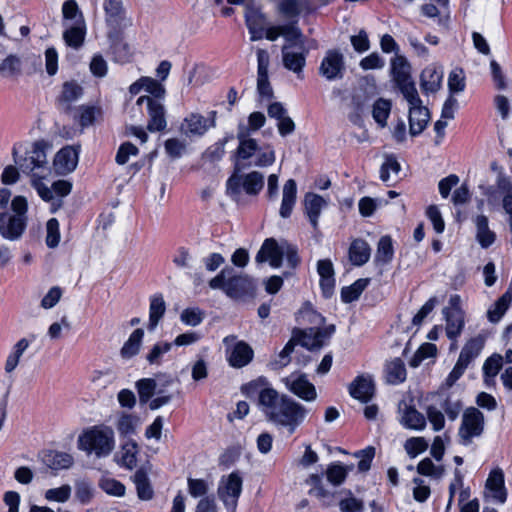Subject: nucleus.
Segmentation results:
<instances>
[{
	"mask_svg": "<svg viewBox=\"0 0 512 512\" xmlns=\"http://www.w3.org/2000/svg\"><path fill=\"white\" fill-rule=\"evenodd\" d=\"M408 102L409 108V133L411 136L419 135L426 128L429 120V110L422 105V101L419 97L418 92L415 94V98L404 97Z\"/></svg>",
	"mask_w": 512,
	"mask_h": 512,
	"instance_id": "obj_11",
	"label": "nucleus"
},
{
	"mask_svg": "<svg viewBox=\"0 0 512 512\" xmlns=\"http://www.w3.org/2000/svg\"><path fill=\"white\" fill-rule=\"evenodd\" d=\"M443 72L436 67L429 66L422 71L421 87L426 92H436L442 82Z\"/></svg>",
	"mask_w": 512,
	"mask_h": 512,
	"instance_id": "obj_35",
	"label": "nucleus"
},
{
	"mask_svg": "<svg viewBox=\"0 0 512 512\" xmlns=\"http://www.w3.org/2000/svg\"><path fill=\"white\" fill-rule=\"evenodd\" d=\"M406 378V369L403 361L399 358L393 359L386 365V379L388 383L397 384Z\"/></svg>",
	"mask_w": 512,
	"mask_h": 512,
	"instance_id": "obj_43",
	"label": "nucleus"
},
{
	"mask_svg": "<svg viewBox=\"0 0 512 512\" xmlns=\"http://www.w3.org/2000/svg\"><path fill=\"white\" fill-rule=\"evenodd\" d=\"M502 365L503 356L498 353L492 354L485 360L483 364V374L485 376V381L487 383L494 380V378L502 368Z\"/></svg>",
	"mask_w": 512,
	"mask_h": 512,
	"instance_id": "obj_47",
	"label": "nucleus"
},
{
	"mask_svg": "<svg viewBox=\"0 0 512 512\" xmlns=\"http://www.w3.org/2000/svg\"><path fill=\"white\" fill-rule=\"evenodd\" d=\"M248 167L245 163L235 161L234 172L227 181V193L238 196L243 189L248 195H257L264 187V175L259 171L243 174Z\"/></svg>",
	"mask_w": 512,
	"mask_h": 512,
	"instance_id": "obj_6",
	"label": "nucleus"
},
{
	"mask_svg": "<svg viewBox=\"0 0 512 512\" xmlns=\"http://www.w3.org/2000/svg\"><path fill=\"white\" fill-rule=\"evenodd\" d=\"M326 200L315 193L309 192L304 196V209L305 213L313 226V228H317L318 218L321 214L322 209L326 206Z\"/></svg>",
	"mask_w": 512,
	"mask_h": 512,
	"instance_id": "obj_23",
	"label": "nucleus"
},
{
	"mask_svg": "<svg viewBox=\"0 0 512 512\" xmlns=\"http://www.w3.org/2000/svg\"><path fill=\"white\" fill-rule=\"evenodd\" d=\"M102 119V110L97 106L79 107V124L82 128L94 125Z\"/></svg>",
	"mask_w": 512,
	"mask_h": 512,
	"instance_id": "obj_45",
	"label": "nucleus"
},
{
	"mask_svg": "<svg viewBox=\"0 0 512 512\" xmlns=\"http://www.w3.org/2000/svg\"><path fill=\"white\" fill-rule=\"evenodd\" d=\"M285 244L286 242L278 243L274 238L266 239L255 257L256 262L268 261L272 267H280L285 254Z\"/></svg>",
	"mask_w": 512,
	"mask_h": 512,
	"instance_id": "obj_15",
	"label": "nucleus"
},
{
	"mask_svg": "<svg viewBox=\"0 0 512 512\" xmlns=\"http://www.w3.org/2000/svg\"><path fill=\"white\" fill-rule=\"evenodd\" d=\"M48 148L44 141L34 143L30 154L19 162V167L24 174L30 176L31 186L43 201L51 203V210L55 212L61 207V202L55 199L49 186L44 183V179L50 174L46 154Z\"/></svg>",
	"mask_w": 512,
	"mask_h": 512,
	"instance_id": "obj_2",
	"label": "nucleus"
},
{
	"mask_svg": "<svg viewBox=\"0 0 512 512\" xmlns=\"http://www.w3.org/2000/svg\"><path fill=\"white\" fill-rule=\"evenodd\" d=\"M384 159L385 160L380 170L381 180L383 182L395 180L396 176L399 174L401 170L400 163L397 161V158L392 154L384 155Z\"/></svg>",
	"mask_w": 512,
	"mask_h": 512,
	"instance_id": "obj_44",
	"label": "nucleus"
},
{
	"mask_svg": "<svg viewBox=\"0 0 512 512\" xmlns=\"http://www.w3.org/2000/svg\"><path fill=\"white\" fill-rule=\"evenodd\" d=\"M322 475V473L311 474L305 480V483L310 487L309 494L319 499H325L326 497L329 496L328 491H326L321 485Z\"/></svg>",
	"mask_w": 512,
	"mask_h": 512,
	"instance_id": "obj_56",
	"label": "nucleus"
},
{
	"mask_svg": "<svg viewBox=\"0 0 512 512\" xmlns=\"http://www.w3.org/2000/svg\"><path fill=\"white\" fill-rule=\"evenodd\" d=\"M278 11L285 18H296L301 12V4L298 0H282Z\"/></svg>",
	"mask_w": 512,
	"mask_h": 512,
	"instance_id": "obj_61",
	"label": "nucleus"
},
{
	"mask_svg": "<svg viewBox=\"0 0 512 512\" xmlns=\"http://www.w3.org/2000/svg\"><path fill=\"white\" fill-rule=\"evenodd\" d=\"M400 423L406 428L423 430L426 427V418L416 408L405 401L399 403Z\"/></svg>",
	"mask_w": 512,
	"mask_h": 512,
	"instance_id": "obj_21",
	"label": "nucleus"
},
{
	"mask_svg": "<svg viewBox=\"0 0 512 512\" xmlns=\"http://www.w3.org/2000/svg\"><path fill=\"white\" fill-rule=\"evenodd\" d=\"M448 87L451 93L462 92L465 88V76L461 69H454L448 78Z\"/></svg>",
	"mask_w": 512,
	"mask_h": 512,
	"instance_id": "obj_64",
	"label": "nucleus"
},
{
	"mask_svg": "<svg viewBox=\"0 0 512 512\" xmlns=\"http://www.w3.org/2000/svg\"><path fill=\"white\" fill-rule=\"evenodd\" d=\"M512 302V292H505L487 311V318L491 323H497L504 316Z\"/></svg>",
	"mask_w": 512,
	"mask_h": 512,
	"instance_id": "obj_38",
	"label": "nucleus"
},
{
	"mask_svg": "<svg viewBox=\"0 0 512 512\" xmlns=\"http://www.w3.org/2000/svg\"><path fill=\"white\" fill-rule=\"evenodd\" d=\"M147 104L148 114L150 117L148 123L149 131H161L166 127L165 109L161 102L152 99L150 96H141L137 99L136 104Z\"/></svg>",
	"mask_w": 512,
	"mask_h": 512,
	"instance_id": "obj_17",
	"label": "nucleus"
},
{
	"mask_svg": "<svg viewBox=\"0 0 512 512\" xmlns=\"http://www.w3.org/2000/svg\"><path fill=\"white\" fill-rule=\"evenodd\" d=\"M71 491V486L68 484L62 485L58 488H51L46 490L45 499L48 501L64 503L70 498Z\"/></svg>",
	"mask_w": 512,
	"mask_h": 512,
	"instance_id": "obj_59",
	"label": "nucleus"
},
{
	"mask_svg": "<svg viewBox=\"0 0 512 512\" xmlns=\"http://www.w3.org/2000/svg\"><path fill=\"white\" fill-rule=\"evenodd\" d=\"M65 23L83 22L82 14L79 12L78 5L75 0H67L62 7Z\"/></svg>",
	"mask_w": 512,
	"mask_h": 512,
	"instance_id": "obj_57",
	"label": "nucleus"
},
{
	"mask_svg": "<svg viewBox=\"0 0 512 512\" xmlns=\"http://www.w3.org/2000/svg\"><path fill=\"white\" fill-rule=\"evenodd\" d=\"M112 51L114 55V60L119 63L129 62L133 55V51L130 45L121 39L117 40L113 44Z\"/></svg>",
	"mask_w": 512,
	"mask_h": 512,
	"instance_id": "obj_55",
	"label": "nucleus"
},
{
	"mask_svg": "<svg viewBox=\"0 0 512 512\" xmlns=\"http://www.w3.org/2000/svg\"><path fill=\"white\" fill-rule=\"evenodd\" d=\"M474 224L476 226V239L480 246L482 248L491 246L496 239V234L489 229L488 218L484 215H477L474 218Z\"/></svg>",
	"mask_w": 512,
	"mask_h": 512,
	"instance_id": "obj_30",
	"label": "nucleus"
},
{
	"mask_svg": "<svg viewBox=\"0 0 512 512\" xmlns=\"http://www.w3.org/2000/svg\"><path fill=\"white\" fill-rule=\"evenodd\" d=\"M407 454L414 458L428 448V443L423 437H411L404 444Z\"/></svg>",
	"mask_w": 512,
	"mask_h": 512,
	"instance_id": "obj_60",
	"label": "nucleus"
},
{
	"mask_svg": "<svg viewBox=\"0 0 512 512\" xmlns=\"http://www.w3.org/2000/svg\"><path fill=\"white\" fill-rule=\"evenodd\" d=\"M214 125V119L209 120L199 113H191L183 119L180 132L188 138L200 137Z\"/></svg>",
	"mask_w": 512,
	"mask_h": 512,
	"instance_id": "obj_16",
	"label": "nucleus"
},
{
	"mask_svg": "<svg viewBox=\"0 0 512 512\" xmlns=\"http://www.w3.org/2000/svg\"><path fill=\"white\" fill-rule=\"evenodd\" d=\"M334 331L335 326L329 325L322 330H316L314 328L295 330L292 337L297 335L295 344L299 343L303 347L313 350L321 348L324 342L331 337Z\"/></svg>",
	"mask_w": 512,
	"mask_h": 512,
	"instance_id": "obj_13",
	"label": "nucleus"
},
{
	"mask_svg": "<svg viewBox=\"0 0 512 512\" xmlns=\"http://www.w3.org/2000/svg\"><path fill=\"white\" fill-rule=\"evenodd\" d=\"M166 311V303L161 294H157L151 297L149 306V322L148 329L153 331L160 320L164 316Z\"/></svg>",
	"mask_w": 512,
	"mask_h": 512,
	"instance_id": "obj_34",
	"label": "nucleus"
},
{
	"mask_svg": "<svg viewBox=\"0 0 512 512\" xmlns=\"http://www.w3.org/2000/svg\"><path fill=\"white\" fill-rule=\"evenodd\" d=\"M46 244L50 248L58 246L60 241L59 223L57 219L51 218L46 224Z\"/></svg>",
	"mask_w": 512,
	"mask_h": 512,
	"instance_id": "obj_63",
	"label": "nucleus"
},
{
	"mask_svg": "<svg viewBox=\"0 0 512 512\" xmlns=\"http://www.w3.org/2000/svg\"><path fill=\"white\" fill-rule=\"evenodd\" d=\"M417 472L424 476L440 478L444 473L442 466H435L430 458H425L417 466Z\"/></svg>",
	"mask_w": 512,
	"mask_h": 512,
	"instance_id": "obj_62",
	"label": "nucleus"
},
{
	"mask_svg": "<svg viewBox=\"0 0 512 512\" xmlns=\"http://www.w3.org/2000/svg\"><path fill=\"white\" fill-rule=\"evenodd\" d=\"M285 387L298 398L312 402L317 398V391L304 374H291L282 379Z\"/></svg>",
	"mask_w": 512,
	"mask_h": 512,
	"instance_id": "obj_12",
	"label": "nucleus"
},
{
	"mask_svg": "<svg viewBox=\"0 0 512 512\" xmlns=\"http://www.w3.org/2000/svg\"><path fill=\"white\" fill-rule=\"evenodd\" d=\"M296 337H292L285 347L278 353L277 357L271 362L273 369H281L287 366L290 362V354L294 351Z\"/></svg>",
	"mask_w": 512,
	"mask_h": 512,
	"instance_id": "obj_53",
	"label": "nucleus"
},
{
	"mask_svg": "<svg viewBox=\"0 0 512 512\" xmlns=\"http://www.w3.org/2000/svg\"><path fill=\"white\" fill-rule=\"evenodd\" d=\"M28 203L24 196L11 201V211L0 212V235L8 241H18L27 227Z\"/></svg>",
	"mask_w": 512,
	"mask_h": 512,
	"instance_id": "obj_3",
	"label": "nucleus"
},
{
	"mask_svg": "<svg viewBox=\"0 0 512 512\" xmlns=\"http://www.w3.org/2000/svg\"><path fill=\"white\" fill-rule=\"evenodd\" d=\"M242 491V478L237 472L221 478L218 496L226 506L235 507Z\"/></svg>",
	"mask_w": 512,
	"mask_h": 512,
	"instance_id": "obj_14",
	"label": "nucleus"
},
{
	"mask_svg": "<svg viewBox=\"0 0 512 512\" xmlns=\"http://www.w3.org/2000/svg\"><path fill=\"white\" fill-rule=\"evenodd\" d=\"M371 248L362 239H355L349 247V260L355 266L364 265L370 258Z\"/></svg>",
	"mask_w": 512,
	"mask_h": 512,
	"instance_id": "obj_31",
	"label": "nucleus"
},
{
	"mask_svg": "<svg viewBox=\"0 0 512 512\" xmlns=\"http://www.w3.org/2000/svg\"><path fill=\"white\" fill-rule=\"evenodd\" d=\"M143 336V329L138 328L134 330L120 350L121 357L124 359H130L137 355L142 345Z\"/></svg>",
	"mask_w": 512,
	"mask_h": 512,
	"instance_id": "obj_40",
	"label": "nucleus"
},
{
	"mask_svg": "<svg viewBox=\"0 0 512 512\" xmlns=\"http://www.w3.org/2000/svg\"><path fill=\"white\" fill-rule=\"evenodd\" d=\"M172 348V343L160 341L157 342L146 355V360L150 365H159L164 354Z\"/></svg>",
	"mask_w": 512,
	"mask_h": 512,
	"instance_id": "obj_52",
	"label": "nucleus"
},
{
	"mask_svg": "<svg viewBox=\"0 0 512 512\" xmlns=\"http://www.w3.org/2000/svg\"><path fill=\"white\" fill-rule=\"evenodd\" d=\"M308 53L309 49L305 45V37L301 31L298 37L284 43L281 48L284 68L296 74L298 79H302Z\"/></svg>",
	"mask_w": 512,
	"mask_h": 512,
	"instance_id": "obj_7",
	"label": "nucleus"
},
{
	"mask_svg": "<svg viewBox=\"0 0 512 512\" xmlns=\"http://www.w3.org/2000/svg\"><path fill=\"white\" fill-rule=\"evenodd\" d=\"M253 354L252 348L247 343L239 341L230 351L228 362L234 368H242L252 361Z\"/></svg>",
	"mask_w": 512,
	"mask_h": 512,
	"instance_id": "obj_25",
	"label": "nucleus"
},
{
	"mask_svg": "<svg viewBox=\"0 0 512 512\" xmlns=\"http://www.w3.org/2000/svg\"><path fill=\"white\" fill-rule=\"evenodd\" d=\"M187 490L193 498L208 497L207 494L210 490V483L205 479H197L189 477L187 479Z\"/></svg>",
	"mask_w": 512,
	"mask_h": 512,
	"instance_id": "obj_50",
	"label": "nucleus"
},
{
	"mask_svg": "<svg viewBox=\"0 0 512 512\" xmlns=\"http://www.w3.org/2000/svg\"><path fill=\"white\" fill-rule=\"evenodd\" d=\"M391 107V102L383 98H379L373 104L372 116L381 128H384L387 125V118L390 114Z\"/></svg>",
	"mask_w": 512,
	"mask_h": 512,
	"instance_id": "obj_46",
	"label": "nucleus"
},
{
	"mask_svg": "<svg viewBox=\"0 0 512 512\" xmlns=\"http://www.w3.org/2000/svg\"><path fill=\"white\" fill-rule=\"evenodd\" d=\"M133 481L136 485L139 499L145 501L152 499L154 491L151 486L148 474L143 468H140L135 472Z\"/></svg>",
	"mask_w": 512,
	"mask_h": 512,
	"instance_id": "obj_39",
	"label": "nucleus"
},
{
	"mask_svg": "<svg viewBox=\"0 0 512 512\" xmlns=\"http://www.w3.org/2000/svg\"><path fill=\"white\" fill-rule=\"evenodd\" d=\"M245 20L251 34V40H260L263 37L266 18L256 5L255 0L245 9Z\"/></svg>",
	"mask_w": 512,
	"mask_h": 512,
	"instance_id": "obj_18",
	"label": "nucleus"
},
{
	"mask_svg": "<svg viewBox=\"0 0 512 512\" xmlns=\"http://www.w3.org/2000/svg\"><path fill=\"white\" fill-rule=\"evenodd\" d=\"M140 418L134 413L121 412L118 414L115 427L122 438H131L137 433Z\"/></svg>",
	"mask_w": 512,
	"mask_h": 512,
	"instance_id": "obj_24",
	"label": "nucleus"
},
{
	"mask_svg": "<svg viewBox=\"0 0 512 512\" xmlns=\"http://www.w3.org/2000/svg\"><path fill=\"white\" fill-rule=\"evenodd\" d=\"M443 314L446 319V335L449 339L456 340L464 328V312L444 308Z\"/></svg>",
	"mask_w": 512,
	"mask_h": 512,
	"instance_id": "obj_26",
	"label": "nucleus"
},
{
	"mask_svg": "<svg viewBox=\"0 0 512 512\" xmlns=\"http://www.w3.org/2000/svg\"><path fill=\"white\" fill-rule=\"evenodd\" d=\"M248 397L257 395V404L266 419L272 424L286 428L293 434L307 415V409L287 395L279 394L266 386L265 378H259L243 386Z\"/></svg>",
	"mask_w": 512,
	"mask_h": 512,
	"instance_id": "obj_1",
	"label": "nucleus"
},
{
	"mask_svg": "<svg viewBox=\"0 0 512 512\" xmlns=\"http://www.w3.org/2000/svg\"><path fill=\"white\" fill-rule=\"evenodd\" d=\"M136 387L138 390L140 402L147 403L155 392L156 382L154 379L145 378L139 380L136 383Z\"/></svg>",
	"mask_w": 512,
	"mask_h": 512,
	"instance_id": "obj_58",
	"label": "nucleus"
},
{
	"mask_svg": "<svg viewBox=\"0 0 512 512\" xmlns=\"http://www.w3.org/2000/svg\"><path fill=\"white\" fill-rule=\"evenodd\" d=\"M94 496L92 484L84 479L75 482V497L82 503L87 504Z\"/></svg>",
	"mask_w": 512,
	"mask_h": 512,
	"instance_id": "obj_54",
	"label": "nucleus"
},
{
	"mask_svg": "<svg viewBox=\"0 0 512 512\" xmlns=\"http://www.w3.org/2000/svg\"><path fill=\"white\" fill-rule=\"evenodd\" d=\"M139 451L138 444L131 438L127 439L118 452L119 463L130 470L133 469L137 465Z\"/></svg>",
	"mask_w": 512,
	"mask_h": 512,
	"instance_id": "obj_29",
	"label": "nucleus"
},
{
	"mask_svg": "<svg viewBox=\"0 0 512 512\" xmlns=\"http://www.w3.org/2000/svg\"><path fill=\"white\" fill-rule=\"evenodd\" d=\"M344 55L336 49L328 50L319 66V74L328 81L340 80L345 73Z\"/></svg>",
	"mask_w": 512,
	"mask_h": 512,
	"instance_id": "obj_10",
	"label": "nucleus"
},
{
	"mask_svg": "<svg viewBox=\"0 0 512 512\" xmlns=\"http://www.w3.org/2000/svg\"><path fill=\"white\" fill-rule=\"evenodd\" d=\"M297 186L293 179H289L285 182L282 191V202L279 214L282 218H288L293 210L296 202Z\"/></svg>",
	"mask_w": 512,
	"mask_h": 512,
	"instance_id": "obj_28",
	"label": "nucleus"
},
{
	"mask_svg": "<svg viewBox=\"0 0 512 512\" xmlns=\"http://www.w3.org/2000/svg\"><path fill=\"white\" fill-rule=\"evenodd\" d=\"M485 344V338L478 335L466 342L462 348L459 360L469 365L481 352Z\"/></svg>",
	"mask_w": 512,
	"mask_h": 512,
	"instance_id": "obj_37",
	"label": "nucleus"
},
{
	"mask_svg": "<svg viewBox=\"0 0 512 512\" xmlns=\"http://www.w3.org/2000/svg\"><path fill=\"white\" fill-rule=\"evenodd\" d=\"M82 87L74 82H65L62 87V93L60 96V102L65 104L67 108L70 107L71 103L78 100L82 95Z\"/></svg>",
	"mask_w": 512,
	"mask_h": 512,
	"instance_id": "obj_48",
	"label": "nucleus"
},
{
	"mask_svg": "<svg viewBox=\"0 0 512 512\" xmlns=\"http://www.w3.org/2000/svg\"><path fill=\"white\" fill-rule=\"evenodd\" d=\"M66 30L64 32V40L67 45L78 48L85 36V25L84 21L80 23H65Z\"/></svg>",
	"mask_w": 512,
	"mask_h": 512,
	"instance_id": "obj_41",
	"label": "nucleus"
},
{
	"mask_svg": "<svg viewBox=\"0 0 512 512\" xmlns=\"http://www.w3.org/2000/svg\"><path fill=\"white\" fill-rule=\"evenodd\" d=\"M22 74L21 59L14 54L8 55L0 62V76L4 79H16Z\"/></svg>",
	"mask_w": 512,
	"mask_h": 512,
	"instance_id": "obj_36",
	"label": "nucleus"
},
{
	"mask_svg": "<svg viewBox=\"0 0 512 512\" xmlns=\"http://www.w3.org/2000/svg\"><path fill=\"white\" fill-rule=\"evenodd\" d=\"M78 163V151L66 146L58 151L53 160V168L58 175H66L75 170Z\"/></svg>",
	"mask_w": 512,
	"mask_h": 512,
	"instance_id": "obj_19",
	"label": "nucleus"
},
{
	"mask_svg": "<svg viewBox=\"0 0 512 512\" xmlns=\"http://www.w3.org/2000/svg\"><path fill=\"white\" fill-rule=\"evenodd\" d=\"M410 70V64L404 56L396 55L391 60V72L398 88L404 97H412L414 99L418 91L411 78Z\"/></svg>",
	"mask_w": 512,
	"mask_h": 512,
	"instance_id": "obj_9",
	"label": "nucleus"
},
{
	"mask_svg": "<svg viewBox=\"0 0 512 512\" xmlns=\"http://www.w3.org/2000/svg\"><path fill=\"white\" fill-rule=\"evenodd\" d=\"M301 32L300 28L296 25V22H291L285 25L271 26L266 29L265 37L269 41H275L278 37L282 36L285 43H288L292 39L299 36Z\"/></svg>",
	"mask_w": 512,
	"mask_h": 512,
	"instance_id": "obj_27",
	"label": "nucleus"
},
{
	"mask_svg": "<svg viewBox=\"0 0 512 512\" xmlns=\"http://www.w3.org/2000/svg\"><path fill=\"white\" fill-rule=\"evenodd\" d=\"M79 448L98 458L107 457L115 448L114 431L109 426H94L79 436Z\"/></svg>",
	"mask_w": 512,
	"mask_h": 512,
	"instance_id": "obj_4",
	"label": "nucleus"
},
{
	"mask_svg": "<svg viewBox=\"0 0 512 512\" xmlns=\"http://www.w3.org/2000/svg\"><path fill=\"white\" fill-rule=\"evenodd\" d=\"M30 341L26 338H21L12 347L11 352L6 358L4 370L7 374H11L20 363V359L24 352L28 349Z\"/></svg>",
	"mask_w": 512,
	"mask_h": 512,
	"instance_id": "obj_33",
	"label": "nucleus"
},
{
	"mask_svg": "<svg viewBox=\"0 0 512 512\" xmlns=\"http://www.w3.org/2000/svg\"><path fill=\"white\" fill-rule=\"evenodd\" d=\"M484 430V415L477 408L471 407L464 411L458 436L463 445L472 443L474 437H479Z\"/></svg>",
	"mask_w": 512,
	"mask_h": 512,
	"instance_id": "obj_8",
	"label": "nucleus"
},
{
	"mask_svg": "<svg viewBox=\"0 0 512 512\" xmlns=\"http://www.w3.org/2000/svg\"><path fill=\"white\" fill-rule=\"evenodd\" d=\"M485 488L488 491L486 496L491 497L494 501L504 503L507 498V491L504 485V474L499 468L490 472Z\"/></svg>",
	"mask_w": 512,
	"mask_h": 512,
	"instance_id": "obj_20",
	"label": "nucleus"
},
{
	"mask_svg": "<svg viewBox=\"0 0 512 512\" xmlns=\"http://www.w3.org/2000/svg\"><path fill=\"white\" fill-rule=\"evenodd\" d=\"M369 283V279H359L355 281L351 286L344 287L341 291L342 300L345 303H350L359 298L361 293L365 290Z\"/></svg>",
	"mask_w": 512,
	"mask_h": 512,
	"instance_id": "obj_49",
	"label": "nucleus"
},
{
	"mask_svg": "<svg viewBox=\"0 0 512 512\" xmlns=\"http://www.w3.org/2000/svg\"><path fill=\"white\" fill-rule=\"evenodd\" d=\"M239 145L236 151V161L243 162L248 159L247 166L254 165L256 167H268L275 162L276 155L274 148L267 144L260 146L257 140L243 135H238Z\"/></svg>",
	"mask_w": 512,
	"mask_h": 512,
	"instance_id": "obj_5",
	"label": "nucleus"
},
{
	"mask_svg": "<svg viewBox=\"0 0 512 512\" xmlns=\"http://www.w3.org/2000/svg\"><path fill=\"white\" fill-rule=\"evenodd\" d=\"M104 10L107 22L111 25H117L124 13L121 0H105Z\"/></svg>",
	"mask_w": 512,
	"mask_h": 512,
	"instance_id": "obj_51",
	"label": "nucleus"
},
{
	"mask_svg": "<svg viewBox=\"0 0 512 512\" xmlns=\"http://www.w3.org/2000/svg\"><path fill=\"white\" fill-rule=\"evenodd\" d=\"M374 391V382L370 376L360 375L349 386L350 395L365 403L373 397Z\"/></svg>",
	"mask_w": 512,
	"mask_h": 512,
	"instance_id": "obj_22",
	"label": "nucleus"
},
{
	"mask_svg": "<svg viewBox=\"0 0 512 512\" xmlns=\"http://www.w3.org/2000/svg\"><path fill=\"white\" fill-rule=\"evenodd\" d=\"M393 254L394 250L391 238L389 236L381 237L375 254V263L381 266L386 265L391 262Z\"/></svg>",
	"mask_w": 512,
	"mask_h": 512,
	"instance_id": "obj_42",
	"label": "nucleus"
},
{
	"mask_svg": "<svg viewBox=\"0 0 512 512\" xmlns=\"http://www.w3.org/2000/svg\"><path fill=\"white\" fill-rule=\"evenodd\" d=\"M252 289V282L247 276H234L227 280L225 293L232 298H239Z\"/></svg>",
	"mask_w": 512,
	"mask_h": 512,
	"instance_id": "obj_32",
	"label": "nucleus"
}]
</instances>
